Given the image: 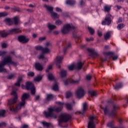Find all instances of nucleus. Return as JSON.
Returning a JSON list of instances; mask_svg holds the SVG:
<instances>
[{
  "label": "nucleus",
  "mask_w": 128,
  "mask_h": 128,
  "mask_svg": "<svg viewBox=\"0 0 128 128\" xmlns=\"http://www.w3.org/2000/svg\"><path fill=\"white\" fill-rule=\"evenodd\" d=\"M100 108L102 110H104L105 116L108 114V116H110L111 118H116V110H118L119 107L118 105L114 104L111 112H110V109L108 106H106L104 108H102V106H100Z\"/></svg>",
  "instance_id": "obj_4"
},
{
  "label": "nucleus",
  "mask_w": 128,
  "mask_h": 128,
  "mask_svg": "<svg viewBox=\"0 0 128 128\" xmlns=\"http://www.w3.org/2000/svg\"><path fill=\"white\" fill-rule=\"evenodd\" d=\"M44 8H46V10L50 12V14L52 12V10H54V8L51 6H48L46 4H44Z\"/></svg>",
  "instance_id": "obj_21"
},
{
  "label": "nucleus",
  "mask_w": 128,
  "mask_h": 128,
  "mask_svg": "<svg viewBox=\"0 0 128 128\" xmlns=\"http://www.w3.org/2000/svg\"><path fill=\"white\" fill-rule=\"evenodd\" d=\"M26 12H34V10H32V9H26Z\"/></svg>",
  "instance_id": "obj_63"
},
{
  "label": "nucleus",
  "mask_w": 128,
  "mask_h": 128,
  "mask_svg": "<svg viewBox=\"0 0 128 128\" xmlns=\"http://www.w3.org/2000/svg\"><path fill=\"white\" fill-rule=\"evenodd\" d=\"M22 80V78L20 77L18 78L17 82L14 84L15 86H20V82Z\"/></svg>",
  "instance_id": "obj_28"
},
{
  "label": "nucleus",
  "mask_w": 128,
  "mask_h": 128,
  "mask_svg": "<svg viewBox=\"0 0 128 128\" xmlns=\"http://www.w3.org/2000/svg\"><path fill=\"white\" fill-rule=\"evenodd\" d=\"M50 14H51V17L54 20H56L60 18V15L58 14L56 12H52V13H50Z\"/></svg>",
  "instance_id": "obj_23"
},
{
  "label": "nucleus",
  "mask_w": 128,
  "mask_h": 128,
  "mask_svg": "<svg viewBox=\"0 0 128 128\" xmlns=\"http://www.w3.org/2000/svg\"><path fill=\"white\" fill-rule=\"evenodd\" d=\"M35 49L36 50H42V46H35Z\"/></svg>",
  "instance_id": "obj_46"
},
{
  "label": "nucleus",
  "mask_w": 128,
  "mask_h": 128,
  "mask_svg": "<svg viewBox=\"0 0 128 128\" xmlns=\"http://www.w3.org/2000/svg\"><path fill=\"white\" fill-rule=\"evenodd\" d=\"M46 57H44V54H41L40 55H39V56H38V58L39 60H44Z\"/></svg>",
  "instance_id": "obj_55"
},
{
  "label": "nucleus",
  "mask_w": 128,
  "mask_h": 128,
  "mask_svg": "<svg viewBox=\"0 0 128 128\" xmlns=\"http://www.w3.org/2000/svg\"><path fill=\"white\" fill-rule=\"evenodd\" d=\"M72 96V93L70 92H66V98H70L71 96Z\"/></svg>",
  "instance_id": "obj_37"
},
{
  "label": "nucleus",
  "mask_w": 128,
  "mask_h": 128,
  "mask_svg": "<svg viewBox=\"0 0 128 128\" xmlns=\"http://www.w3.org/2000/svg\"><path fill=\"white\" fill-rule=\"evenodd\" d=\"M66 4H68L71 6H74L76 4V1L74 0H66Z\"/></svg>",
  "instance_id": "obj_20"
},
{
  "label": "nucleus",
  "mask_w": 128,
  "mask_h": 128,
  "mask_svg": "<svg viewBox=\"0 0 128 128\" xmlns=\"http://www.w3.org/2000/svg\"><path fill=\"white\" fill-rule=\"evenodd\" d=\"M63 58V56H58L56 57L55 59V62L57 66H58V68H60V64H62V60Z\"/></svg>",
  "instance_id": "obj_14"
},
{
  "label": "nucleus",
  "mask_w": 128,
  "mask_h": 128,
  "mask_svg": "<svg viewBox=\"0 0 128 128\" xmlns=\"http://www.w3.org/2000/svg\"><path fill=\"white\" fill-rule=\"evenodd\" d=\"M92 58H98V56H100V54H98V52H94L92 54Z\"/></svg>",
  "instance_id": "obj_42"
},
{
  "label": "nucleus",
  "mask_w": 128,
  "mask_h": 128,
  "mask_svg": "<svg viewBox=\"0 0 128 128\" xmlns=\"http://www.w3.org/2000/svg\"><path fill=\"white\" fill-rule=\"evenodd\" d=\"M50 50L48 47L44 48H42V54H48Z\"/></svg>",
  "instance_id": "obj_30"
},
{
  "label": "nucleus",
  "mask_w": 128,
  "mask_h": 128,
  "mask_svg": "<svg viewBox=\"0 0 128 128\" xmlns=\"http://www.w3.org/2000/svg\"><path fill=\"white\" fill-rule=\"evenodd\" d=\"M12 20L14 24L16 25L18 24V22H20L18 18L16 16H15L13 18Z\"/></svg>",
  "instance_id": "obj_34"
},
{
  "label": "nucleus",
  "mask_w": 128,
  "mask_h": 128,
  "mask_svg": "<svg viewBox=\"0 0 128 128\" xmlns=\"http://www.w3.org/2000/svg\"><path fill=\"white\" fill-rule=\"evenodd\" d=\"M90 120L89 121V122L88 124V128H94L95 125H94V120H96V117L94 116H90Z\"/></svg>",
  "instance_id": "obj_12"
},
{
  "label": "nucleus",
  "mask_w": 128,
  "mask_h": 128,
  "mask_svg": "<svg viewBox=\"0 0 128 128\" xmlns=\"http://www.w3.org/2000/svg\"><path fill=\"white\" fill-rule=\"evenodd\" d=\"M46 37H40L39 38L38 40H40V42H44V40H46Z\"/></svg>",
  "instance_id": "obj_60"
},
{
  "label": "nucleus",
  "mask_w": 128,
  "mask_h": 128,
  "mask_svg": "<svg viewBox=\"0 0 128 128\" xmlns=\"http://www.w3.org/2000/svg\"><path fill=\"white\" fill-rule=\"evenodd\" d=\"M25 88L28 90H30L31 94H32V96H34V94H36V88H34V84L31 82H26Z\"/></svg>",
  "instance_id": "obj_7"
},
{
  "label": "nucleus",
  "mask_w": 128,
  "mask_h": 128,
  "mask_svg": "<svg viewBox=\"0 0 128 128\" xmlns=\"http://www.w3.org/2000/svg\"><path fill=\"white\" fill-rule=\"evenodd\" d=\"M88 30L90 34H94V30L92 27H88Z\"/></svg>",
  "instance_id": "obj_41"
},
{
  "label": "nucleus",
  "mask_w": 128,
  "mask_h": 128,
  "mask_svg": "<svg viewBox=\"0 0 128 128\" xmlns=\"http://www.w3.org/2000/svg\"><path fill=\"white\" fill-rule=\"evenodd\" d=\"M12 90L10 92V94L11 96H13L14 98L8 100V106L10 112H18L24 106V104H26V100L28 99L30 95L28 93L23 94L21 97V102L19 103V104L14 106V104H16L18 99V93L16 92V90H18V88H16L15 86H12Z\"/></svg>",
  "instance_id": "obj_1"
},
{
  "label": "nucleus",
  "mask_w": 128,
  "mask_h": 128,
  "mask_svg": "<svg viewBox=\"0 0 128 128\" xmlns=\"http://www.w3.org/2000/svg\"><path fill=\"white\" fill-rule=\"evenodd\" d=\"M110 32H108L104 34V40H110Z\"/></svg>",
  "instance_id": "obj_27"
},
{
  "label": "nucleus",
  "mask_w": 128,
  "mask_h": 128,
  "mask_svg": "<svg viewBox=\"0 0 128 128\" xmlns=\"http://www.w3.org/2000/svg\"><path fill=\"white\" fill-rule=\"evenodd\" d=\"M70 48V44H68L67 45L66 48H64V50H63L64 54L66 52V50H68V48Z\"/></svg>",
  "instance_id": "obj_51"
},
{
  "label": "nucleus",
  "mask_w": 128,
  "mask_h": 128,
  "mask_svg": "<svg viewBox=\"0 0 128 128\" xmlns=\"http://www.w3.org/2000/svg\"><path fill=\"white\" fill-rule=\"evenodd\" d=\"M19 32H22V30L18 28H12L9 30L8 33H6L4 31H2L1 36L2 38H6L8 36V34H18Z\"/></svg>",
  "instance_id": "obj_5"
},
{
  "label": "nucleus",
  "mask_w": 128,
  "mask_h": 128,
  "mask_svg": "<svg viewBox=\"0 0 128 128\" xmlns=\"http://www.w3.org/2000/svg\"><path fill=\"white\" fill-rule=\"evenodd\" d=\"M65 106H66L67 110H72V104H70L68 103H66L65 104Z\"/></svg>",
  "instance_id": "obj_43"
},
{
  "label": "nucleus",
  "mask_w": 128,
  "mask_h": 128,
  "mask_svg": "<svg viewBox=\"0 0 128 128\" xmlns=\"http://www.w3.org/2000/svg\"><path fill=\"white\" fill-rule=\"evenodd\" d=\"M80 6H84V0H81L80 1Z\"/></svg>",
  "instance_id": "obj_62"
},
{
  "label": "nucleus",
  "mask_w": 128,
  "mask_h": 128,
  "mask_svg": "<svg viewBox=\"0 0 128 128\" xmlns=\"http://www.w3.org/2000/svg\"><path fill=\"white\" fill-rule=\"evenodd\" d=\"M52 90L54 92L58 90V83L55 82L52 86Z\"/></svg>",
  "instance_id": "obj_24"
},
{
  "label": "nucleus",
  "mask_w": 128,
  "mask_h": 128,
  "mask_svg": "<svg viewBox=\"0 0 128 128\" xmlns=\"http://www.w3.org/2000/svg\"><path fill=\"white\" fill-rule=\"evenodd\" d=\"M88 110V104L86 102H84L82 104V112H78L80 114H81V116L82 118L84 116V114Z\"/></svg>",
  "instance_id": "obj_15"
},
{
  "label": "nucleus",
  "mask_w": 128,
  "mask_h": 128,
  "mask_svg": "<svg viewBox=\"0 0 128 128\" xmlns=\"http://www.w3.org/2000/svg\"><path fill=\"white\" fill-rule=\"evenodd\" d=\"M6 126V123L4 122H2L0 123V128H4Z\"/></svg>",
  "instance_id": "obj_56"
},
{
  "label": "nucleus",
  "mask_w": 128,
  "mask_h": 128,
  "mask_svg": "<svg viewBox=\"0 0 128 128\" xmlns=\"http://www.w3.org/2000/svg\"><path fill=\"white\" fill-rule=\"evenodd\" d=\"M5 22L8 26H12V19L10 18H6Z\"/></svg>",
  "instance_id": "obj_26"
},
{
  "label": "nucleus",
  "mask_w": 128,
  "mask_h": 128,
  "mask_svg": "<svg viewBox=\"0 0 128 128\" xmlns=\"http://www.w3.org/2000/svg\"><path fill=\"white\" fill-rule=\"evenodd\" d=\"M34 66L35 68L38 70L39 72H42V70H44V68L42 67V66L40 64V62H36L34 64Z\"/></svg>",
  "instance_id": "obj_18"
},
{
  "label": "nucleus",
  "mask_w": 128,
  "mask_h": 128,
  "mask_svg": "<svg viewBox=\"0 0 128 128\" xmlns=\"http://www.w3.org/2000/svg\"><path fill=\"white\" fill-rule=\"evenodd\" d=\"M62 24V22L60 20H56L55 22V24H56V26H60Z\"/></svg>",
  "instance_id": "obj_47"
},
{
  "label": "nucleus",
  "mask_w": 128,
  "mask_h": 128,
  "mask_svg": "<svg viewBox=\"0 0 128 128\" xmlns=\"http://www.w3.org/2000/svg\"><path fill=\"white\" fill-rule=\"evenodd\" d=\"M18 40L22 44H26L30 40V38H26V36H18Z\"/></svg>",
  "instance_id": "obj_13"
},
{
  "label": "nucleus",
  "mask_w": 128,
  "mask_h": 128,
  "mask_svg": "<svg viewBox=\"0 0 128 128\" xmlns=\"http://www.w3.org/2000/svg\"><path fill=\"white\" fill-rule=\"evenodd\" d=\"M1 46L2 48H7L8 45H6V44L4 43V42H2L1 44Z\"/></svg>",
  "instance_id": "obj_54"
},
{
  "label": "nucleus",
  "mask_w": 128,
  "mask_h": 128,
  "mask_svg": "<svg viewBox=\"0 0 128 128\" xmlns=\"http://www.w3.org/2000/svg\"><path fill=\"white\" fill-rule=\"evenodd\" d=\"M42 78V77L40 75H38L34 79V80L35 82H40Z\"/></svg>",
  "instance_id": "obj_39"
},
{
  "label": "nucleus",
  "mask_w": 128,
  "mask_h": 128,
  "mask_svg": "<svg viewBox=\"0 0 128 128\" xmlns=\"http://www.w3.org/2000/svg\"><path fill=\"white\" fill-rule=\"evenodd\" d=\"M58 104L60 106L58 108H48V112H44V115L46 118H54V120H56L58 116L56 114H54V112H60L64 108V103H62L61 102H58Z\"/></svg>",
  "instance_id": "obj_2"
},
{
  "label": "nucleus",
  "mask_w": 128,
  "mask_h": 128,
  "mask_svg": "<svg viewBox=\"0 0 128 128\" xmlns=\"http://www.w3.org/2000/svg\"><path fill=\"white\" fill-rule=\"evenodd\" d=\"M88 51L89 52H90V56H92V54H94V49L88 48Z\"/></svg>",
  "instance_id": "obj_48"
},
{
  "label": "nucleus",
  "mask_w": 128,
  "mask_h": 128,
  "mask_svg": "<svg viewBox=\"0 0 128 128\" xmlns=\"http://www.w3.org/2000/svg\"><path fill=\"white\" fill-rule=\"evenodd\" d=\"M65 86H68L70 84H80V80H74L72 79H66L64 80Z\"/></svg>",
  "instance_id": "obj_11"
},
{
  "label": "nucleus",
  "mask_w": 128,
  "mask_h": 128,
  "mask_svg": "<svg viewBox=\"0 0 128 128\" xmlns=\"http://www.w3.org/2000/svg\"><path fill=\"white\" fill-rule=\"evenodd\" d=\"M6 111L4 110H0V116H4Z\"/></svg>",
  "instance_id": "obj_52"
},
{
  "label": "nucleus",
  "mask_w": 128,
  "mask_h": 128,
  "mask_svg": "<svg viewBox=\"0 0 128 128\" xmlns=\"http://www.w3.org/2000/svg\"><path fill=\"white\" fill-rule=\"evenodd\" d=\"M14 77V74H11L8 76L7 78L8 80H12Z\"/></svg>",
  "instance_id": "obj_50"
},
{
  "label": "nucleus",
  "mask_w": 128,
  "mask_h": 128,
  "mask_svg": "<svg viewBox=\"0 0 128 128\" xmlns=\"http://www.w3.org/2000/svg\"><path fill=\"white\" fill-rule=\"evenodd\" d=\"M76 94L78 98H82L84 96V90L82 87H79L76 91Z\"/></svg>",
  "instance_id": "obj_8"
},
{
  "label": "nucleus",
  "mask_w": 128,
  "mask_h": 128,
  "mask_svg": "<svg viewBox=\"0 0 128 128\" xmlns=\"http://www.w3.org/2000/svg\"><path fill=\"white\" fill-rule=\"evenodd\" d=\"M122 88V83H118L117 84L116 86L114 87V90H119V88Z\"/></svg>",
  "instance_id": "obj_31"
},
{
  "label": "nucleus",
  "mask_w": 128,
  "mask_h": 128,
  "mask_svg": "<svg viewBox=\"0 0 128 128\" xmlns=\"http://www.w3.org/2000/svg\"><path fill=\"white\" fill-rule=\"evenodd\" d=\"M124 27V24H119L118 26H117V28L118 30H122V28H123Z\"/></svg>",
  "instance_id": "obj_49"
},
{
  "label": "nucleus",
  "mask_w": 128,
  "mask_h": 128,
  "mask_svg": "<svg viewBox=\"0 0 128 128\" xmlns=\"http://www.w3.org/2000/svg\"><path fill=\"white\" fill-rule=\"evenodd\" d=\"M94 38L93 37H91L90 38H86V40L87 42H93Z\"/></svg>",
  "instance_id": "obj_57"
},
{
  "label": "nucleus",
  "mask_w": 128,
  "mask_h": 128,
  "mask_svg": "<svg viewBox=\"0 0 128 128\" xmlns=\"http://www.w3.org/2000/svg\"><path fill=\"white\" fill-rule=\"evenodd\" d=\"M70 120V116L66 114H62L58 117V122L62 124V122H68Z\"/></svg>",
  "instance_id": "obj_6"
},
{
  "label": "nucleus",
  "mask_w": 128,
  "mask_h": 128,
  "mask_svg": "<svg viewBox=\"0 0 128 128\" xmlns=\"http://www.w3.org/2000/svg\"><path fill=\"white\" fill-rule=\"evenodd\" d=\"M46 46L48 48V46H52V42H46L45 44Z\"/></svg>",
  "instance_id": "obj_59"
},
{
  "label": "nucleus",
  "mask_w": 128,
  "mask_h": 128,
  "mask_svg": "<svg viewBox=\"0 0 128 128\" xmlns=\"http://www.w3.org/2000/svg\"><path fill=\"white\" fill-rule=\"evenodd\" d=\"M11 10H13V12H20L22 11L20 10V8L18 7H16V6H14L12 8H11Z\"/></svg>",
  "instance_id": "obj_29"
},
{
  "label": "nucleus",
  "mask_w": 128,
  "mask_h": 128,
  "mask_svg": "<svg viewBox=\"0 0 128 128\" xmlns=\"http://www.w3.org/2000/svg\"><path fill=\"white\" fill-rule=\"evenodd\" d=\"M122 22V18H119L117 22V24H120V22Z\"/></svg>",
  "instance_id": "obj_64"
},
{
  "label": "nucleus",
  "mask_w": 128,
  "mask_h": 128,
  "mask_svg": "<svg viewBox=\"0 0 128 128\" xmlns=\"http://www.w3.org/2000/svg\"><path fill=\"white\" fill-rule=\"evenodd\" d=\"M54 100V96L52 94H47L46 96V100L47 102H50V100Z\"/></svg>",
  "instance_id": "obj_25"
},
{
  "label": "nucleus",
  "mask_w": 128,
  "mask_h": 128,
  "mask_svg": "<svg viewBox=\"0 0 128 128\" xmlns=\"http://www.w3.org/2000/svg\"><path fill=\"white\" fill-rule=\"evenodd\" d=\"M68 68L69 70H76V66L74 64H72L70 65H69L68 66Z\"/></svg>",
  "instance_id": "obj_33"
},
{
  "label": "nucleus",
  "mask_w": 128,
  "mask_h": 128,
  "mask_svg": "<svg viewBox=\"0 0 128 128\" xmlns=\"http://www.w3.org/2000/svg\"><path fill=\"white\" fill-rule=\"evenodd\" d=\"M72 28H74V27L72 25L70 24H66L63 27V28L62 29V32L64 34H68V32L71 30H72Z\"/></svg>",
  "instance_id": "obj_9"
},
{
  "label": "nucleus",
  "mask_w": 128,
  "mask_h": 128,
  "mask_svg": "<svg viewBox=\"0 0 128 128\" xmlns=\"http://www.w3.org/2000/svg\"><path fill=\"white\" fill-rule=\"evenodd\" d=\"M48 78L49 80H53L54 79V75L52 73H49L48 74Z\"/></svg>",
  "instance_id": "obj_32"
},
{
  "label": "nucleus",
  "mask_w": 128,
  "mask_h": 128,
  "mask_svg": "<svg viewBox=\"0 0 128 128\" xmlns=\"http://www.w3.org/2000/svg\"><path fill=\"white\" fill-rule=\"evenodd\" d=\"M27 76H30L31 78H32V76H34V72H28Z\"/></svg>",
  "instance_id": "obj_44"
},
{
  "label": "nucleus",
  "mask_w": 128,
  "mask_h": 128,
  "mask_svg": "<svg viewBox=\"0 0 128 128\" xmlns=\"http://www.w3.org/2000/svg\"><path fill=\"white\" fill-rule=\"evenodd\" d=\"M8 16V12H0V18Z\"/></svg>",
  "instance_id": "obj_36"
},
{
  "label": "nucleus",
  "mask_w": 128,
  "mask_h": 128,
  "mask_svg": "<svg viewBox=\"0 0 128 128\" xmlns=\"http://www.w3.org/2000/svg\"><path fill=\"white\" fill-rule=\"evenodd\" d=\"M112 23V14H108L106 16L105 18V20L102 21V26H106L107 24L108 26H110Z\"/></svg>",
  "instance_id": "obj_10"
},
{
  "label": "nucleus",
  "mask_w": 128,
  "mask_h": 128,
  "mask_svg": "<svg viewBox=\"0 0 128 128\" xmlns=\"http://www.w3.org/2000/svg\"><path fill=\"white\" fill-rule=\"evenodd\" d=\"M106 55H105L104 56L100 58L101 61L102 62H106V59L108 58V54H106Z\"/></svg>",
  "instance_id": "obj_40"
},
{
  "label": "nucleus",
  "mask_w": 128,
  "mask_h": 128,
  "mask_svg": "<svg viewBox=\"0 0 128 128\" xmlns=\"http://www.w3.org/2000/svg\"><path fill=\"white\" fill-rule=\"evenodd\" d=\"M42 124H43V126H44L45 128H48L50 126V124L46 122H41Z\"/></svg>",
  "instance_id": "obj_38"
},
{
  "label": "nucleus",
  "mask_w": 128,
  "mask_h": 128,
  "mask_svg": "<svg viewBox=\"0 0 128 128\" xmlns=\"http://www.w3.org/2000/svg\"><path fill=\"white\" fill-rule=\"evenodd\" d=\"M84 62H82L80 61L78 62L76 64H74L75 70H82V66H84Z\"/></svg>",
  "instance_id": "obj_16"
},
{
  "label": "nucleus",
  "mask_w": 128,
  "mask_h": 128,
  "mask_svg": "<svg viewBox=\"0 0 128 128\" xmlns=\"http://www.w3.org/2000/svg\"><path fill=\"white\" fill-rule=\"evenodd\" d=\"M6 52L0 51V56H6Z\"/></svg>",
  "instance_id": "obj_53"
},
{
  "label": "nucleus",
  "mask_w": 128,
  "mask_h": 128,
  "mask_svg": "<svg viewBox=\"0 0 128 128\" xmlns=\"http://www.w3.org/2000/svg\"><path fill=\"white\" fill-rule=\"evenodd\" d=\"M47 28H48L50 30H53L56 28V26L52 24H50V23H48L47 24Z\"/></svg>",
  "instance_id": "obj_22"
},
{
  "label": "nucleus",
  "mask_w": 128,
  "mask_h": 128,
  "mask_svg": "<svg viewBox=\"0 0 128 128\" xmlns=\"http://www.w3.org/2000/svg\"><path fill=\"white\" fill-rule=\"evenodd\" d=\"M92 76L90 75H87L86 76V79L87 80H92Z\"/></svg>",
  "instance_id": "obj_61"
},
{
  "label": "nucleus",
  "mask_w": 128,
  "mask_h": 128,
  "mask_svg": "<svg viewBox=\"0 0 128 128\" xmlns=\"http://www.w3.org/2000/svg\"><path fill=\"white\" fill-rule=\"evenodd\" d=\"M90 94H91V98L93 96H96V92L94 90H92L90 92Z\"/></svg>",
  "instance_id": "obj_45"
},
{
  "label": "nucleus",
  "mask_w": 128,
  "mask_h": 128,
  "mask_svg": "<svg viewBox=\"0 0 128 128\" xmlns=\"http://www.w3.org/2000/svg\"><path fill=\"white\" fill-rule=\"evenodd\" d=\"M106 54L107 56H110L112 58L113 60H116L118 58V55L116 54L114 52H108Z\"/></svg>",
  "instance_id": "obj_17"
},
{
  "label": "nucleus",
  "mask_w": 128,
  "mask_h": 128,
  "mask_svg": "<svg viewBox=\"0 0 128 128\" xmlns=\"http://www.w3.org/2000/svg\"><path fill=\"white\" fill-rule=\"evenodd\" d=\"M6 64H12L14 66H18V62L12 61V57L7 56L3 59L2 61L0 62V72H6V69L4 67Z\"/></svg>",
  "instance_id": "obj_3"
},
{
  "label": "nucleus",
  "mask_w": 128,
  "mask_h": 128,
  "mask_svg": "<svg viewBox=\"0 0 128 128\" xmlns=\"http://www.w3.org/2000/svg\"><path fill=\"white\" fill-rule=\"evenodd\" d=\"M66 72H67L66 70L64 69H62L60 72V78H66Z\"/></svg>",
  "instance_id": "obj_19"
},
{
  "label": "nucleus",
  "mask_w": 128,
  "mask_h": 128,
  "mask_svg": "<svg viewBox=\"0 0 128 128\" xmlns=\"http://www.w3.org/2000/svg\"><path fill=\"white\" fill-rule=\"evenodd\" d=\"M52 65H50L46 70V72H50V70H52Z\"/></svg>",
  "instance_id": "obj_58"
},
{
  "label": "nucleus",
  "mask_w": 128,
  "mask_h": 128,
  "mask_svg": "<svg viewBox=\"0 0 128 128\" xmlns=\"http://www.w3.org/2000/svg\"><path fill=\"white\" fill-rule=\"evenodd\" d=\"M104 12H109L110 10V6H108V5L105 6H104Z\"/></svg>",
  "instance_id": "obj_35"
}]
</instances>
